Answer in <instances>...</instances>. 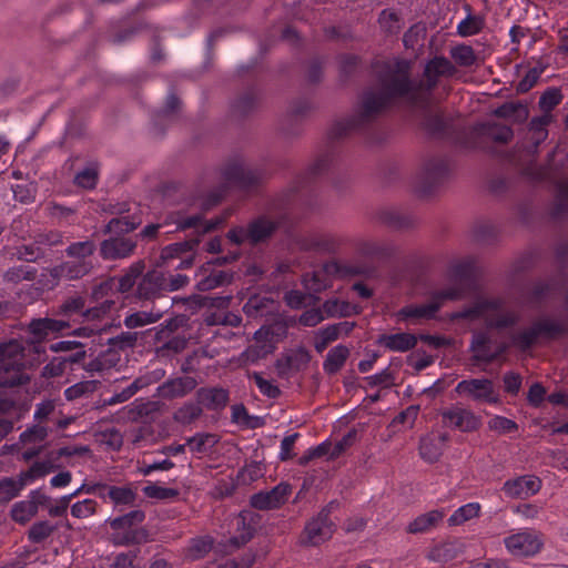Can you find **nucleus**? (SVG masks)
Returning a JSON list of instances; mask_svg holds the SVG:
<instances>
[{"label": "nucleus", "instance_id": "f257e3e1", "mask_svg": "<svg viewBox=\"0 0 568 568\" xmlns=\"http://www.w3.org/2000/svg\"><path fill=\"white\" fill-rule=\"evenodd\" d=\"M455 72L454 64L445 57H435L429 60L425 65L423 78L418 81L410 79L409 61L394 60L385 63L379 74V87L363 93L353 114L331 126L327 133L328 139L341 140L367 128L396 99H403L414 106L427 108L438 78L450 77Z\"/></svg>", "mask_w": 568, "mask_h": 568}, {"label": "nucleus", "instance_id": "f03ea898", "mask_svg": "<svg viewBox=\"0 0 568 568\" xmlns=\"http://www.w3.org/2000/svg\"><path fill=\"white\" fill-rule=\"evenodd\" d=\"M128 204H116L110 210L115 214L102 229V234L110 235L99 245V254L104 261H118L131 257L138 247L135 237L128 235L142 224L140 213L129 214Z\"/></svg>", "mask_w": 568, "mask_h": 568}, {"label": "nucleus", "instance_id": "7ed1b4c3", "mask_svg": "<svg viewBox=\"0 0 568 568\" xmlns=\"http://www.w3.org/2000/svg\"><path fill=\"white\" fill-rule=\"evenodd\" d=\"M460 316L468 320L484 318L488 327L496 329L513 327L520 320V313L499 297L479 298L465 308Z\"/></svg>", "mask_w": 568, "mask_h": 568}, {"label": "nucleus", "instance_id": "20e7f679", "mask_svg": "<svg viewBox=\"0 0 568 568\" xmlns=\"http://www.w3.org/2000/svg\"><path fill=\"white\" fill-rule=\"evenodd\" d=\"M280 226V221L267 215H261L247 223L246 226H236L227 232V239L236 244L250 243L257 245L267 242Z\"/></svg>", "mask_w": 568, "mask_h": 568}, {"label": "nucleus", "instance_id": "39448f33", "mask_svg": "<svg viewBox=\"0 0 568 568\" xmlns=\"http://www.w3.org/2000/svg\"><path fill=\"white\" fill-rule=\"evenodd\" d=\"M49 426L34 424L21 433L19 440L12 445L1 447L2 455L21 456L24 460L38 457L44 448L49 434Z\"/></svg>", "mask_w": 568, "mask_h": 568}, {"label": "nucleus", "instance_id": "423d86ee", "mask_svg": "<svg viewBox=\"0 0 568 568\" xmlns=\"http://www.w3.org/2000/svg\"><path fill=\"white\" fill-rule=\"evenodd\" d=\"M44 349L39 344L24 346L17 339L0 344V362L32 367L41 362Z\"/></svg>", "mask_w": 568, "mask_h": 568}, {"label": "nucleus", "instance_id": "0eeeda50", "mask_svg": "<svg viewBox=\"0 0 568 568\" xmlns=\"http://www.w3.org/2000/svg\"><path fill=\"white\" fill-rule=\"evenodd\" d=\"M337 507L338 503L331 501L316 517L306 524L301 538L303 545L317 546L333 536L335 525L328 519V516Z\"/></svg>", "mask_w": 568, "mask_h": 568}, {"label": "nucleus", "instance_id": "6e6552de", "mask_svg": "<svg viewBox=\"0 0 568 568\" xmlns=\"http://www.w3.org/2000/svg\"><path fill=\"white\" fill-rule=\"evenodd\" d=\"M507 551L515 557H532L542 546V536L532 529H524L514 532L504 539Z\"/></svg>", "mask_w": 568, "mask_h": 568}, {"label": "nucleus", "instance_id": "1a4fd4ad", "mask_svg": "<svg viewBox=\"0 0 568 568\" xmlns=\"http://www.w3.org/2000/svg\"><path fill=\"white\" fill-rule=\"evenodd\" d=\"M222 176L230 185L250 189L262 181L263 173L260 170L247 166L241 159H232L222 169Z\"/></svg>", "mask_w": 568, "mask_h": 568}, {"label": "nucleus", "instance_id": "9d476101", "mask_svg": "<svg viewBox=\"0 0 568 568\" xmlns=\"http://www.w3.org/2000/svg\"><path fill=\"white\" fill-rule=\"evenodd\" d=\"M444 426L463 433H471L481 426V417L459 404L445 408L440 413Z\"/></svg>", "mask_w": 568, "mask_h": 568}, {"label": "nucleus", "instance_id": "9b49d317", "mask_svg": "<svg viewBox=\"0 0 568 568\" xmlns=\"http://www.w3.org/2000/svg\"><path fill=\"white\" fill-rule=\"evenodd\" d=\"M49 469L45 464H33L27 471L19 475L17 479L4 478L0 481V503H8L17 497L20 491L37 478L43 477Z\"/></svg>", "mask_w": 568, "mask_h": 568}, {"label": "nucleus", "instance_id": "f8f14e48", "mask_svg": "<svg viewBox=\"0 0 568 568\" xmlns=\"http://www.w3.org/2000/svg\"><path fill=\"white\" fill-rule=\"evenodd\" d=\"M448 173V166L443 159H432L424 163L415 178V189L422 194L430 193L434 187L444 181Z\"/></svg>", "mask_w": 568, "mask_h": 568}, {"label": "nucleus", "instance_id": "ddd939ff", "mask_svg": "<svg viewBox=\"0 0 568 568\" xmlns=\"http://www.w3.org/2000/svg\"><path fill=\"white\" fill-rule=\"evenodd\" d=\"M529 140L531 146L528 150L520 152L518 156L511 155L509 161L518 166H524L523 173L532 180H541L545 176V172L540 168L531 165L532 158L537 152L538 145L547 138L548 131H536L529 132Z\"/></svg>", "mask_w": 568, "mask_h": 568}, {"label": "nucleus", "instance_id": "4468645a", "mask_svg": "<svg viewBox=\"0 0 568 568\" xmlns=\"http://www.w3.org/2000/svg\"><path fill=\"white\" fill-rule=\"evenodd\" d=\"M455 392L459 395H466L475 402H497L494 383L488 378L460 381L455 387Z\"/></svg>", "mask_w": 568, "mask_h": 568}, {"label": "nucleus", "instance_id": "2eb2a0df", "mask_svg": "<svg viewBox=\"0 0 568 568\" xmlns=\"http://www.w3.org/2000/svg\"><path fill=\"white\" fill-rule=\"evenodd\" d=\"M292 493V488L288 484L281 483L271 490L260 491L251 497V506L258 510H273L282 507L288 496Z\"/></svg>", "mask_w": 568, "mask_h": 568}, {"label": "nucleus", "instance_id": "dca6fc26", "mask_svg": "<svg viewBox=\"0 0 568 568\" xmlns=\"http://www.w3.org/2000/svg\"><path fill=\"white\" fill-rule=\"evenodd\" d=\"M356 274H358L356 267L342 266L337 262L332 261L324 264L323 270L315 271L312 274H305L303 281L307 290L313 292H321L326 286L325 280L323 278L324 275L345 277Z\"/></svg>", "mask_w": 568, "mask_h": 568}, {"label": "nucleus", "instance_id": "f3484780", "mask_svg": "<svg viewBox=\"0 0 568 568\" xmlns=\"http://www.w3.org/2000/svg\"><path fill=\"white\" fill-rule=\"evenodd\" d=\"M141 276L135 290V297L139 301H154L164 296V274L161 271L152 270Z\"/></svg>", "mask_w": 568, "mask_h": 568}, {"label": "nucleus", "instance_id": "a211bd4d", "mask_svg": "<svg viewBox=\"0 0 568 568\" xmlns=\"http://www.w3.org/2000/svg\"><path fill=\"white\" fill-rule=\"evenodd\" d=\"M47 499V495L40 489L30 491L27 499L18 501L12 506L10 510L12 520L21 525L27 524L37 515L39 507L43 506Z\"/></svg>", "mask_w": 568, "mask_h": 568}, {"label": "nucleus", "instance_id": "6ab92c4d", "mask_svg": "<svg viewBox=\"0 0 568 568\" xmlns=\"http://www.w3.org/2000/svg\"><path fill=\"white\" fill-rule=\"evenodd\" d=\"M197 385V382L194 377L191 376H179L174 378H169L164 383H162L158 389L156 394L159 397L168 400H172L175 398H182L193 392Z\"/></svg>", "mask_w": 568, "mask_h": 568}, {"label": "nucleus", "instance_id": "aec40b11", "mask_svg": "<svg viewBox=\"0 0 568 568\" xmlns=\"http://www.w3.org/2000/svg\"><path fill=\"white\" fill-rule=\"evenodd\" d=\"M93 268L92 261L80 262L78 260H70L55 265L50 270V275L57 280H80L88 275Z\"/></svg>", "mask_w": 568, "mask_h": 568}, {"label": "nucleus", "instance_id": "412c9836", "mask_svg": "<svg viewBox=\"0 0 568 568\" xmlns=\"http://www.w3.org/2000/svg\"><path fill=\"white\" fill-rule=\"evenodd\" d=\"M199 405L209 410H222L230 400V393L223 387H201L195 393Z\"/></svg>", "mask_w": 568, "mask_h": 568}, {"label": "nucleus", "instance_id": "4be33fe9", "mask_svg": "<svg viewBox=\"0 0 568 568\" xmlns=\"http://www.w3.org/2000/svg\"><path fill=\"white\" fill-rule=\"evenodd\" d=\"M162 404L156 400L136 399L123 408L124 418L131 422L153 420L161 412Z\"/></svg>", "mask_w": 568, "mask_h": 568}, {"label": "nucleus", "instance_id": "5701e85b", "mask_svg": "<svg viewBox=\"0 0 568 568\" xmlns=\"http://www.w3.org/2000/svg\"><path fill=\"white\" fill-rule=\"evenodd\" d=\"M357 252L368 258L385 260L395 253V246L387 241L361 239L356 242Z\"/></svg>", "mask_w": 568, "mask_h": 568}, {"label": "nucleus", "instance_id": "b1692460", "mask_svg": "<svg viewBox=\"0 0 568 568\" xmlns=\"http://www.w3.org/2000/svg\"><path fill=\"white\" fill-rule=\"evenodd\" d=\"M540 487L541 481L538 477L527 475L505 483L504 490L510 497L525 498L536 494Z\"/></svg>", "mask_w": 568, "mask_h": 568}, {"label": "nucleus", "instance_id": "393cba45", "mask_svg": "<svg viewBox=\"0 0 568 568\" xmlns=\"http://www.w3.org/2000/svg\"><path fill=\"white\" fill-rule=\"evenodd\" d=\"M227 213L225 216L215 217L211 221H203L200 214H195L192 216H179L174 222L178 224L180 230L193 229L197 235L206 234L225 222Z\"/></svg>", "mask_w": 568, "mask_h": 568}, {"label": "nucleus", "instance_id": "a878e982", "mask_svg": "<svg viewBox=\"0 0 568 568\" xmlns=\"http://www.w3.org/2000/svg\"><path fill=\"white\" fill-rule=\"evenodd\" d=\"M342 244V240L331 233L315 234L303 240L301 246L306 251H316L322 253H334L338 250Z\"/></svg>", "mask_w": 568, "mask_h": 568}, {"label": "nucleus", "instance_id": "bb28decb", "mask_svg": "<svg viewBox=\"0 0 568 568\" xmlns=\"http://www.w3.org/2000/svg\"><path fill=\"white\" fill-rule=\"evenodd\" d=\"M470 351L474 353L471 359L475 363L484 362L490 364L496 361V355H494L491 351V337L487 332L473 334Z\"/></svg>", "mask_w": 568, "mask_h": 568}, {"label": "nucleus", "instance_id": "cd10ccee", "mask_svg": "<svg viewBox=\"0 0 568 568\" xmlns=\"http://www.w3.org/2000/svg\"><path fill=\"white\" fill-rule=\"evenodd\" d=\"M377 344L392 352H407L417 344V337L410 333L383 334L378 337Z\"/></svg>", "mask_w": 568, "mask_h": 568}, {"label": "nucleus", "instance_id": "c85d7f7f", "mask_svg": "<svg viewBox=\"0 0 568 568\" xmlns=\"http://www.w3.org/2000/svg\"><path fill=\"white\" fill-rule=\"evenodd\" d=\"M27 366L0 362V387H16L29 383L30 377L24 373Z\"/></svg>", "mask_w": 568, "mask_h": 568}, {"label": "nucleus", "instance_id": "c756f323", "mask_svg": "<svg viewBox=\"0 0 568 568\" xmlns=\"http://www.w3.org/2000/svg\"><path fill=\"white\" fill-rule=\"evenodd\" d=\"M539 336L546 338H557L568 333V321L566 318H555L541 316L535 321Z\"/></svg>", "mask_w": 568, "mask_h": 568}, {"label": "nucleus", "instance_id": "7c9ffc66", "mask_svg": "<svg viewBox=\"0 0 568 568\" xmlns=\"http://www.w3.org/2000/svg\"><path fill=\"white\" fill-rule=\"evenodd\" d=\"M375 220L381 224L396 230L407 229L414 224L410 216L404 215L398 210L392 207L378 210L375 213Z\"/></svg>", "mask_w": 568, "mask_h": 568}, {"label": "nucleus", "instance_id": "2f4dec72", "mask_svg": "<svg viewBox=\"0 0 568 568\" xmlns=\"http://www.w3.org/2000/svg\"><path fill=\"white\" fill-rule=\"evenodd\" d=\"M444 516L445 513L437 509L422 514L407 525L406 531L414 535L425 534L433 529L439 521H442Z\"/></svg>", "mask_w": 568, "mask_h": 568}, {"label": "nucleus", "instance_id": "473e14b6", "mask_svg": "<svg viewBox=\"0 0 568 568\" xmlns=\"http://www.w3.org/2000/svg\"><path fill=\"white\" fill-rule=\"evenodd\" d=\"M559 285L555 281H539L534 284L527 294V302L541 304L555 298L558 295Z\"/></svg>", "mask_w": 568, "mask_h": 568}, {"label": "nucleus", "instance_id": "72a5a7b5", "mask_svg": "<svg viewBox=\"0 0 568 568\" xmlns=\"http://www.w3.org/2000/svg\"><path fill=\"white\" fill-rule=\"evenodd\" d=\"M439 310V303L430 298L429 303L420 305H407L398 311L402 320L433 318Z\"/></svg>", "mask_w": 568, "mask_h": 568}, {"label": "nucleus", "instance_id": "f704fd0d", "mask_svg": "<svg viewBox=\"0 0 568 568\" xmlns=\"http://www.w3.org/2000/svg\"><path fill=\"white\" fill-rule=\"evenodd\" d=\"M99 495L109 497L114 505H131L135 500V493L130 487L101 485Z\"/></svg>", "mask_w": 568, "mask_h": 568}, {"label": "nucleus", "instance_id": "c9c22d12", "mask_svg": "<svg viewBox=\"0 0 568 568\" xmlns=\"http://www.w3.org/2000/svg\"><path fill=\"white\" fill-rule=\"evenodd\" d=\"M203 415V408L199 403L186 402L173 412L172 418L176 424L187 426Z\"/></svg>", "mask_w": 568, "mask_h": 568}, {"label": "nucleus", "instance_id": "e433bc0d", "mask_svg": "<svg viewBox=\"0 0 568 568\" xmlns=\"http://www.w3.org/2000/svg\"><path fill=\"white\" fill-rule=\"evenodd\" d=\"M349 356L348 347L337 345L329 349L323 364L324 371L329 374H336L345 364Z\"/></svg>", "mask_w": 568, "mask_h": 568}, {"label": "nucleus", "instance_id": "4c0bfd02", "mask_svg": "<svg viewBox=\"0 0 568 568\" xmlns=\"http://www.w3.org/2000/svg\"><path fill=\"white\" fill-rule=\"evenodd\" d=\"M145 270V262L139 260L132 263L125 273L119 277L116 291L120 293L130 292L136 283V280L143 274Z\"/></svg>", "mask_w": 568, "mask_h": 568}, {"label": "nucleus", "instance_id": "58836bf2", "mask_svg": "<svg viewBox=\"0 0 568 568\" xmlns=\"http://www.w3.org/2000/svg\"><path fill=\"white\" fill-rule=\"evenodd\" d=\"M116 301L113 298H105L95 306L85 308L83 312L82 322H99L105 318L109 314L116 310Z\"/></svg>", "mask_w": 568, "mask_h": 568}, {"label": "nucleus", "instance_id": "ea45409f", "mask_svg": "<svg viewBox=\"0 0 568 568\" xmlns=\"http://www.w3.org/2000/svg\"><path fill=\"white\" fill-rule=\"evenodd\" d=\"M274 304L273 298L267 296H251L243 306L244 313L250 317L266 315L271 312V305Z\"/></svg>", "mask_w": 568, "mask_h": 568}, {"label": "nucleus", "instance_id": "a19ab883", "mask_svg": "<svg viewBox=\"0 0 568 568\" xmlns=\"http://www.w3.org/2000/svg\"><path fill=\"white\" fill-rule=\"evenodd\" d=\"M498 118L511 119L515 123H521L527 120L529 111L527 106L520 103H505L494 111Z\"/></svg>", "mask_w": 568, "mask_h": 568}, {"label": "nucleus", "instance_id": "79ce46f5", "mask_svg": "<svg viewBox=\"0 0 568 568\" xmlns=\"http://www.w3.org/2000/svg\"><path fill=\"white\" fill-rule=\"evenodd\" d=\"M539 337L538 329L536 327L535 322L531 324V326L519 331L517 333H514L510 336L511 344L517 347L521 352L528 351L537 341Z\"/></svg>", "mask_w": 568, "mask_h": 568}, {"label": "nucleus", "instance_id": "37998d69", "mask_svg": "<svg viewBox=\"0 0 568 568\" xmlns=\"http://www.w3.org/2000/svg\"><path fill=\"white\" fill-rule=\"evenodd\" d=\"M97 250L95 243L91 240L82 242H73L65 248V254L80 262L91 261L92 255Z\"/></svg>", "mask_w": 568, "mask_h": 568}, {"label": "nucleus", "instance_id": "c03bdc74", "mask_svg": "<svg viewBox=\"0 0 568 568\" xmlns=\"http://www.w3.org/2000/svg\"><path fill=\"white\" fill-rule=\"evenodd\" d=\"M163 313H164V311H160V310L156 312H154V311L135 312L125 317L124 325L130 329L136 328V327H142L148 324L158 322L162 317Z\"/></svg>", "mask_w": 568, "mask_h": 568}, {"label": "nucleus", "instance_id": "a18cd8bd", "mask_svg": "<svg viewBox=\"0 0 568 568\" xmlns=\"http://www.w3.org/2000/svg\"><path fill=\"white\" fill-rule=\"evenodd\" d=\"M36 277L37 270L27 265L13 266L3 273V281L8 284H18L22 281H33Z\"/></svg>", "mask_w": 568, "mask_h": 568}, {"label": "nucleus", "instance_id": "49530a36", "mask_svg": "<svg viewBox=\"0 0 568 568\" xmlns=\"http://www.w3.org/2000/svg\"><path fill=\"white\" fill-rule=\"evenodd\" d=\"M85 298L82 296H70L59 306L57 314L65 317L79 316L83 318Z\"/></svg>", "mask_w": 568, "mask_h": 568}, {"label": "nucleus", "instance_id": "de8ad7c7", "mask_svg": "<svg viewBox=\"0 0 568 568\" xmlns=\"http://www.w3.org/2000/svg\"><path fill=\"white\" fill-rule=\"evenodd\" d=\"M163 481L149 483L142 488L143 494L149 498L168 500L179 496V490L172 487L163 486Z\"/></svg>", "mask_w": 568, "mask_h": 568}, {"label": "nucleus", "instance_id": "09e8293b", "mask_svg": "<svg viewBox=\"0 0 568 568\" xmlns=\"http://www.w3.org/2000/svg\"><path fill=\"white\" fill-rule=\"evenodd\" d=\"M161 343L156 348V354L159 356H170L183 352L186 348L187 339L184 335L176 334L164 338Z\"/></svg>", "mask_w": 568, "mask_h": 568}, {"label": "nucleus", "instance_id": "8fccbe9b", "mask_svg": "<svg viewBox=\"0 0 568 568\" xmlns=\"http://www.w3.org/2000/svg\"><path fill=\"white\" fill-rule=\"evenodd\" d=\"M57 415L58 412L55 402L52 399H47L36 405L33 417L37 424L49 426L50 423L55 420Z\"/></svg>", "mask_w": 568, "mask_h": 568}, {"label": "nucleus", "instance_id": "3c124183", "mask_svg": "<svg viewBox=\"0 0 568 568\" xmlns=\"http://www.w3.org/2000/svg\"><path fill=\"white\" fill-rule=\"evenodd\" d=\"M200 243V239H191L189 241L174 243L165 246L162 250L161 257L163 260H171L175 257H182L183 254H190L193 248Z\"/></svg>", "mask_w": 568, "mask_h": 568}, {"label": "nucleus", "instance_id": "603ef678", "mask_svg": "<svg viewBox=\"0 0 568 568\" xmlns=\"http://www.w3.org/2000/svg\"><path fill=\"white\" fill-rule=\"evenodd\" d=\"M480 505L478 503L466 504L456 509L453 515L448 518L450 526L462 525L479 515Z\"/></svg>", "mask_w": 568, "mask_h": 568}, {"label": "nucleus", "instance_id": "864d4df0", "mask_svg": "<svg viewBox=\"0 0 568 568\" xmlns=\"http://www.w3.org/2000/svg\"><path fill=\"white\" fill-rule=\"evenodd\" d=\"M378 23L388 34H397L403 28L402 18L393 10L385 9L379 13Z\"/></svg>", "mask_w": 568, "mask_h": 568}, {"label": "nucleus", "instance_id": "5fc2aeb1", "mask_svg": "<svg viewBox=\"0 0 568 568\" xmlns=\"http://www.w3.org/2000/svg\"><path fill=\"white\" fill-rule=\"evenodd\" d=\"M145 518L142 510H132L123 516L109 520L110 527L114 530L130 529L141 524Z\"/></svg>", "mask_w": 568, "mask_h": 568}, {"label": "nucleus", "instance_id": "6e6d98bb", "mask_svg": "<svg viewBox=\"0 0 568 568\" xmlns=\"http://www.w3.org/2000/svg\"><path fill=\"white\" fill-rule=\"evenodd\" d=\"M476 272V260L474 257H465L456 262L452 266V273L460 283L471 280Z\"/></svg>", "mask_w": 568, "mask_h": 568}, {"label": "nucleus", "instance_id": "4d7b16f0", "mask_svg": "<svg viewBox=\"0 0 568 568\" xmlns=\"http://www.w3.org/2000/svg\"><path fill=\"white\" fill-rule=\"evenodd\" d=\"M230 281V275L224 271H213L209 275H205L203 278H201L197 284L196 288L200 292H206L214 290L219 286H222L223 284L227 283Z\"/></svg>", "mask_w": 568, "mask_h": 568}, {"label": "nucleus", "instance_id": "13d9d810", "mask_svg": "<svg viewBox=\"0 0 568 568\" xmlns=\"http://www.w3.org/2000/svg\"><path fill=\"white\" fill-rule=\"evenodd\" d=\"M187 318L184 315H179L173 318L165 321L160 329L155 334V341L162 342L164 338H169L172 335H176L175 333L181 328L186 326Z\"/></svg>", "mask_w": 568, "mask_h": 568}, {"label": "nucleus", "instance_id": "bf43d9fd", "mask_svg": "<svg viewBox=\"0 0 568 568\" xmlns=\"http://www.w3.org/2000/svg\"><path fill=\"white\" fill-rule=\"evenodd\" d=\"M217 440V436L214 434H196L187 440L186 446L192 453L202 454L212 448Z\"/></svg>", "mask_w": 568, "mask_h": 568}, {"label": "nucleus", "instance_id": "052dcab7", "mask_svg": "<svg viewBox=\"0 0 568 568\" xmlns=\"http://www.w3.org/2000/svg\"><path fill=\"white\" fill-rule=\"evenodd\" d=\"M213 539L209 536L196 537L190 541L186 556L193 560L204 557L212 548Z\"/></svg>", "mask_w": 568, "mask_h": 568}, {"label": "nucleus", "instance_id": "680f3d73", "mask_svg": "<svg viewBox=\"0 0 568 568\" xmlns=\"http://www.w3.org/2000/svg\"><path fill=\"white\" fill-rule=\"evenodd\" d=\"M98 381H83L79 382L64 390V396L68 400H75L85 397L95 392Z\"/></svg>", "mask_w": 568, "mask_h": 568}, {"label": "nucleus", "instance_id": "e2e57ef3", "mask_svg": "<svg viewBox=\"0 0 568 568\" xmlns=\"http://www.w3.org/2000/svg\"><path fill=\"white\" fill-rule=\"evenodd\" d=\"M447 440L444 434L428 436L422 439L419 450L423 458H436L438 455V445H443Z\"/></svg>", "mask_w": 568, "mask_h": 568}, {"label": "nucleus", "instance_id": "0e129e2a", "mask_svg": "<svg viewBox=\"0 0 568 568\" xmlns=\"http://www.w3.org/2000/svg\"><path fill=\"white\" fill-rule=\"evenodd\" d=\"M139 335L138 332H121L119 335L109 338L108 344L114 351H128L136 345Z\"/></svg>", "mask_w": 568, "mask_h": 568}, {"label": "nucleus", "instance_id": "69168bd1", "mask_svg": "<svg viewBox=\"0 0 568 568\" xmlns=\"http://www.w3.org/2000/svg\"><path fill=\"white\" fill-rule=\"evenodd\" d=\"M450 57L459 67H471L476 62V54L470 45L459 44L450 50Z\"/></svg>", "mask_w": 568, "mask_h": 568}, {"label": "nucleus", "instance_id": "338daca9", "mask_svg": "<svg viewBox=\"0 0 568 568\" xmlns=\"http://www.w3.org/2000/svg\"><path fill=\"white\" fill-rule=\"evenodd\" d=\"M568 215V183L559 187L554 206L551 209V216L560 220Z\"/></svg>", "mask_w": 568, "mask_h": 568}, {"label": "nucleus", "instance_id": "774afa93", "mask_svg": "<svg viewBox=\"0 0 568 568\" xmlns=\"http://www.w3.org/2000/svg\"><path fill=\"white\" fill-rule=\"evenodd\" d=\"M254 562V556L247 554L240 559L224 558L210 562L205 568H250Z\"/></svg>", "mask_w": 568, "mask_h": 568}]
</instances>
